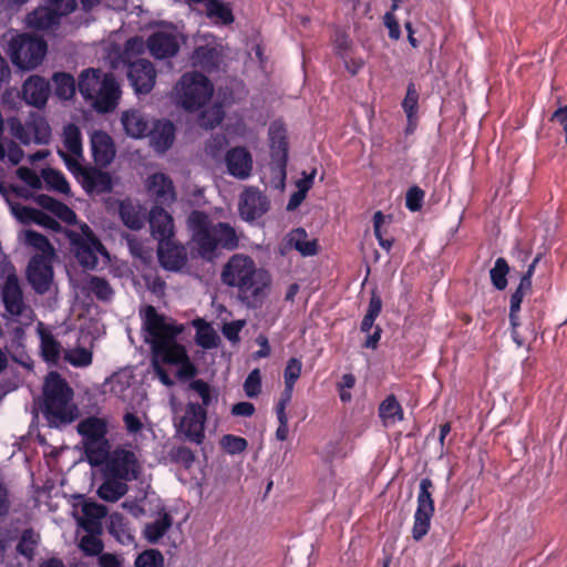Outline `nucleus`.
I'll list each match as a JSON object with an SVG mask.
<instances>
[{"label": "nucleus", "mask_w": 567, "mask_h": 567, "mask_svg": "<svg viewBox=\"0 0 567 567\" xmlns=\"http://www.w3.org/2000/svg\"><path fill=\"white\" fill-rule=\"evenodd\" d=\"M17 175L22 182H24L28 186H30L33 189H39L42 186L41 179L38 176V174L27 166L19 167L17 169Z\"/></svg>", "instance_id": "nucleus-64"}, {"label": "nucleus", "mask_w": 567, "mask_h": 567, "mask_svg": "<svg viewBox=\"0 0 567 567\" xmlns=\"http://www.w3.org/2000/svg\"><path fill=\"white\" fill-rule=\"evenodd\" d=\"M244 391L248 398H257L261 392V373L254 369L244 382Z\"/></svg>", "instance_id": "nucleus-59"}, {"label": "nucleus", "mask_w": 567, "mask_h": 567, "mask_svg": "<svg viewBox=\"0 0 567 567\" xmlns=\"http://www.w3.org/2000/svg\"><path fill=\"white\" fill-rule=\"evenodd\" d=\"M63 143L66 150L76 157L83 156L82 135L80 128L75 124H68L63 131Z\"/></svg>", "instance_id": "nucleus-43"}, {"label": "nucleus", "mask_w": 567, "mask_h": 567, "mask_svg": "<svg viewBox=\"0 0 567 567\" xmlns=\"http://www.w3.org/2000/svg\"><path fill=\"white\" fill-rule=\"evenodd\" d=\"M287 244L302 256H315L318 252L317 240H309L308 234L302 227L295 228L287 235Z\"/></svg>", "instance_id": "nucleus-34"}, {"label": "nucleus", "mask_w": 567, "mask_h": 567, "mask_svg": "<svg viewBox=\"0 0 567 567\" xmlns=\"http://www.w3.org/2000/svg\"><path fill=\"white\" fill-rule=\"evenodd\" d=\"M122 125L125 133L133 138L146 136L150 125L145 115L137 110H130L122 113Z\"/></svg>", "instance_id": "nucleus-30"}, {"label": "nucleus", "mask_w": 567, "mask_h": 567, "mask_svg": "<svg viewBox=\"0 0 567 567\" xmlns=\"http://www.w3.org/2000/svg\"><path fill=\"white\" fill-rule=\"evenodd\" d=\"M164 556L158 549H145L140 553L134 561L135 567H164Z\"/></svg>", "instance_id": "nucleus-51"}, {"label": "nucleus", "mask_w": 567, "mask_h": 567, "mask_svg": "<svg viewBox=\"0 0 567 567\" xmlns=\"http://www.w3.org/2000/svg\"><path fill=\"white\" fill-rule=\"evenodd\" d=\"M514 315L508 312L511 337L517 347H526L530 350L532 343L536 341L542 330L545 312L537 306V300H534L524 316L520 312Z\"/></svg>", "instance_id": "nucleus-9"}, {"label": "nucleus", "mask_w": 567, "mask_h": 567, "mask_svg": "<svg viewBox=\"0 0 567 567\" xmlns=\"http://www.w3.org/2000/svg\"><path fill=\"white\" fill-rule=\"evenodd\" d=\"M80 184L86 194H106L113 189V182L110 173L104 172L97 167L89 166L84 171Z\"/></svg>", "instance_id": "nucleus-26"}, {"label": "nucleus", "mask_w": 567, "mask_h": 567, "mask_svg": "<svg viewBox=\"0 0 567 567\" xmlns=\"http://www.w3.org/2000/svg\"><path fill=\"white\" fill-rule=\"evenodd\" d=\"M146 44L150 53L156 59L174 56L179 50L176 38L171 33L161 31L151 34Z\"/></svg>", "instance_id": "nucleus-27"}, {"label": "nucleus", "mask_w": 567, "mask_h": 567, "mask_svg": "<svg viewBox=\"0 0 567 567\" xmlns=\"http://www.w3.org/2000/svg\"><path fill=\"white\" fill-rule=\"evenodd\" d=\"M219 443L220 446L230 455L243 453L248 446L246 439L234 434H225L220 439Z\"/></svg>", "instance_id": "nucleus-56"}, {"label": "nucleus", "mask_w": 567, "mask_h": 567, "mask_svg": "<svg viewBox=\"0 0 567 567\" xmlns=\"http://www.w3.org/2000/svg\"><path fill=\"white\" fill-rule=\"evenodd\" d=\"M24 240L28 246L39 251L35 256H45L47 258L54 256V248L44 235L35 230H27Z\"/></svg>", "instance_id": "nucleus-42"}, {"label": "nucleus", "mask_w": 567, "mask_h": 567, "mask_svg": "<svg viewBox=\"0 0 567 567\" xmlns=\"http://www.w3.org/2000/svg\"><path fill=\"white\" fill-rule=\"evenodd\" d=\"M381 310H382V299L375 292H372L367 313L363 317L361 324H360L361 332H363V333L370 332V330L374 326L375 319L381 313Z\"/></svg>", "instance_id": "nucleus-46"}, {"label": "nucleus", "mask_w": 567, "mask_h": 567, "mask_svg": "<svg viewBox=\"0 0 567 567\" xmlns=\"http://www.w3.org/2000/svg\"><path fill=\"white\" fill-rule=\"evenodd\" d=\"M269 209L267 197L255 188L244 192L239 203V213L243 219L252 221L261 217Z\"/></svg>", "instance_id": "nucleus-20"}, {"label": "nucleus", "mask_w": 567, "mask_h": 567, "mask_svg": "<svg viewBox=\"0 0 567 567\" xmlns=\"http://www.w3.org/2000/svg\"><path fill=\"white\" fill-rule=\"evenodd\" d=\"M270 157L271 163L286 177V167L288 163V141L286 127L278 122L271 123L269 127Z\"/></svg>", "instance_id": "nucleus-15"}, {"label": "nucleus", "mask_w": 567, "mask_h": 567, "mask_svg": "<svg viewBox=\"0 0 567 567\" xmlns=\"http://www.w3.org/2000/svg\"><path fill=\"white\" fill-rule=\"evenodd\" d=\"M434 485L431 478L424 477L420 482V491L417 494V507L414 513V522L412 527V537L420 542L430 530L431 519L434 514V499L432 489Z\"/></svg>", "instance_id": "nucleus-12"}, {"label": "nucleus", "mask_w": 567, "mask_h": 567, "mask_svg": "<svg viewBox=\"0 0 567 567\" xmlns=\"http://www.w3.org/2000/svg\"><path fill=\"white\" fill-rule=\"evenodd\" d=\"M109 532L122 545L128 546L133 544L135 540V537L128 526L127 520L121 514H114L111 516Z\"/></svg>", "instance_id": "nucleus-38"}, {"label": "nucleus", "mask_w": 567, "mask_h": 567, "mask_svg": "<svg viewBox=\"0 0 567 567\" xmlns=\"http://www.w3.org/2000/svg\"><path fill=\"white\" fill-rule=\"evenodd\" d=\"M41 540L40 534L29 527L22 530L20 540L17 545V551L29 560L35 555V549Z\"/></svg>", "instance_id": "nucleus-40"}, {"label": "nucleus", "mask_w": 567, "mask_h": 567, "mask_svg": "<svg viewBox=\"0 0 567 567\" xmlns=\"http://www.w3.org/2000/svg\"><path fill=\"white\" fill-rule=\"evenodd\" d=\"M175 90L177 103L189 112L197 111L205 106L210 101L214 93V86L210 80L199 72L183 74Z\"/></svg>", "instance_id": "nucleus-7"}, {"label": "nucleus", "mask_w": 567, "mask_h": 567, "mask_svg": "<svg viewBox=\"0 0 567 567\" xmlns=\"http://www.w3.org/2000/svg\"><path fill=\"white\" fill-rule=\"evenodd\" d=\"M42 177L49 188H52L62 194L70 193V185L65 176L60 171L53 168H44L42 171Z\"/></svg>", "instance_id": "nucleus-49"}, {"label": "nucleus", "mask_w": 567, "mask_h": 567, "mask_svg": "<svg viewBox=\"0 0 567 567\" xmlns=\"http://www.w3.org/2000/svg\"><path fill=\"white\" fill-rule=\"evenodd\" d=\"M60 18L56 12L47 6L34 9L27 16L28 25L38 31H45L60 24Z\"/></svg>", "instance_id": "nucleus-31"}, {"label": "nucleus", "mask_w": 567, "mask_h": 567, "mask_svg": "<svg viewBox=\"0 0 567 567\" xmlns=\"http://www.w3.org/2000/svg\"><path fill=\"white\" fill-rule=\"evenodd\" d=\"M28 215L30 219L47 229L52 231H60L62 229L61 224L51 215L37 208H29Z\"/></svg>", "instance_id": "nucleus-54"}, {"label": "nucleus", "mask_w": 567, "mask_h": 567, "mask_svg": "<svg viewBox=\"0 0 567 567\" xmlns=\"http://www.w3.org/2000/svg\"><path fill=\"white\" fill-rule=\"evenodd\" d=\"M187 228L192 241L204 259L214 258L217 249L231 251L239 247V237L236 229L228 223L218 221L214 224L209 215L203 210L194 209L189 213Z\"/></svg>", "instance_id": "nucleus-3"}, {"label": "nucleus", "mask_w": 567, "mask_h": 567, "mask_svg": "<svg viewBox=\"0 0 567 567\" xmlns=\"http://www.w3.org/2000/svg\"><path fill=\"white\" fill-rule=\"evenodd\" d=\"M55 95L63 100H69L75 94L78 83L75 79L65 72H56L52 76Z\"/></svg>", "instance_id": "nucleus-39"}, {"label": "nucleus", "mask_w": 567, "mask_h": 567, "mask_svg": "<svg viewBox=\"0 0 567 567\" xmlns=\"http://www.w3.org/2000/svg\"><path fill=\"white\" fill-rule=\"evenodd\" d=\"M205 13L217 25H229L235 21L230 3L221 0H206Z\"/></svg>", "instance_id": "nucleus-32"}, {"label": "nucleus", "mask_w": 567, "mask_h": 567, "mask_svg": "<svg viewBox=\"0 0 567 567\" xmlns=\"http://www.w3.org/2000/svg\"><path fill=\"white\" fill-rule=\"evenodd\" d=\"M47 50L48 44L44 39L28 33L12 37L8 43V54L12 64L25 71L38 68L42 63Z\"/></svg>", "instance_id": "nucleus-8"}, {"label": "nucleus", "mask_w": 567, "mask_h": 567, "mask_svg": "<svg viewBox=\"0 0 567 567\" xmlns=\"http://www.w3.org/2000/svg\"><path fill=\"white\" fill-rule=\"evenodd\" d=\"M41 354L45 362L56 364L61 354V344L51 333L41 336Z\"/></svg>", "instance_id": "nucleus-45"}, {"label": "nucleus", "mask_w": 567, "mask_h": 567, "mask_svg": "<svg viewBox=\"0 0 567 567\" xmlns=\"http://www.w3.org/2000/svg\"><path fill=\"white\" fill-rule=\"evenodd\" d=\"M103 464H105V475L124 482L137 480L141 472L135 453L124 447H116L112 452L107 450Z\"/></svg>", "instance_id": "nucleus-11"}, {"label": "nucleus", "mask_w": 567, "mask_h": 567, "mask_svg": "<svg viewBox=\"0 0 567 567\" xmlns=\"http://www.w3.org/2000/svg\"><path fill=\"white\" fill-rule=\"evenodd\" d=\"M76 432L82 439L85 455L91 465H102L111 449L107 440L109 420L90 415L82 419L76 425Z\"/></svg>", "instance_id": "nucleus-6"}, {"label": "nucleus", "mask_w": 567, "mask_h": 567, "mask_svg": "<svg viewBox=\"0 0 567 567\" xmlns=\"http://www.w3.org/2000/svg\"><path fill=\"white\" fill-rule=\"evenodd\" d=\"M189 388L194 390L202 399V403H199L207 411V408L213 403V401H217V395L213 396L210 385L202 380L196 379L189 383Z\"/></svg>", "instance_id": "nucleus-58"}, {"label": "nucleus", "mask_w": 567, "mask_h": 567, "mask_svg": "<svg viewBox=\"0 0 567 567\" xmlns=\"http://www.w3.org/2000/svg\"><path fill=\"white\" fill-rule=\"evenodd\" d=\"M332 43L334 53L340 59H346L353 53V41L344 30L337 29L332 39Z\"/></svg>", "instance_id": "nucleus-50"}, {"label": "nucleus", "mask_w": 567, "mask_h": 567, "mask_svg": "<svg viewBox=\"0 0 567 567\" xmlns=\"http://www.w3.org/2000/svg\"><path fill=\"white\" fill-rule=\"evenodd\" d=\"M425 193L419 186H412L405 195V207L411 212H419L422 208Z\"/></svg>", "instance_id": "nucleus-62"}, {"label": "nucleus", "mask_w": 567, "mask_h": 567, "mask_svg": "<svg viewBox=\"0 0 567 567\" xmlns=\"http://www.w3.org/2000/svg\"><path fill=\"white\" fill-rule=\"evenodd\" d=\"M173 525L172 516L164 512L154 522L146 524L144 536L151 544H156Z\"/></svg>", "instance_id": "nucleus-37"}, {"label": "nucleus", "mask_w": 567, "mask_h": 567, "mask_svg": "<svg viewBox=\"0 0 567 567\" xmlns=\"http://www.w3.org/2000/svg\"><path fill=\"white\" fill-rule=\"evenodd\" d=\"M228 173L239 179L250 176L252 168L251 154L241 146L230 148L225 157Z\"/></svg>", "instance_id": "nucleus-25"}, {"label": "nucleus", "mask_w": 567, "mask_h": 567, "mask_svg": "<svg viewBox=\"0 0 567 567\" xmlns=\"http://www.w3.org/2000/svg\"><path fill=\"white\" fill-rule=\"evenodd\" d=\"M59 156L63 159L66 168L74 175V177L80 182L82 178L84 171L87 169V167L82 166L76 158L69 155L66 152L62 150H58Z\"/></svg>", "instance_id": "nucleus-63"}, {"label": "nucleus", "mask_w": 567, "mask_h": 567, "mask_svg": "<svg viewBox=\"0 0 567 567\" xmlns=\"http://www.w3.org/2000/svg\"><path fill=\"white\" fill-rule=\"evenodd\" d=\"M157 256L159 265L168 271H179L187 262L185 247L172 239L158 243Z\"/></svg>", "instance_id": "nucleus-18"}, {"label": "nucleus", "mask_w": 567, "mask_h": 567, "mask_svg": "<svg viewBox=\"0 0 567 567\" xmlns=\"http://www.w3.org/2000/svg\"><path fill=\"white\" fill-rule=\"evenodd\" d=\"M146 190L154 206H171L176 200V190L172 178L164 173H154L146 179Z\"/></svg>", "instance_id": "nucleus-14"}, {"label": "nucleus", "mask_w": 567, "mask_h": 567, "mask_svg": "<svg viewBox=\"0 0 567 567\" xmlns=\"http://www.w3.org/2000/svg\"><path fill=\"white\" fill-rule=\"evenodd\" d=\"M207 411L198 402H187L184 414L174 419V425L179 434L192 443L200 445L205 440Z\"/></svg>", "instance_id": "nucleus-10"}, {"label": "nucleus", "mask_w": 567, "mask_h": 567, "mask_svg": "<svg viewBox=\"0 0 567 567\" xmlns=\"http://www.w3.org/2000/svg\"><path fill=\"white\" fill-rule=\"evenodd\" d=\"M51 259L45 256H33L28 265V280L37 293L49 291L53 278Z\"/></svg>", "instance_id": "nucleus-16"}, {"label": "nucleus", "mask_w": 567, "mask_h": 567, "mask_svg": "<svg viewBox=\"0 0 567 567\" xmlns=\"http://www.w3.org/2000/svg\"><path fill=\"white\" fill-rule=\"evenodd\" d=\"M1 293L6 310L11 316H22L23 311L25 310V303L17 275H8Z\"/></svg>", "instance_id": "nucleus-22"}, {"label": "nucleus", "mask_w": 567, "mask_h": 567, "mask_svg": "<svg viewBox=\"0 0 567 567\" xmlns=\"http://www.w3.org/2000/svg\"><path fill=\"white\" fill-rule=\"evenodd\" d=\"M78 90L97 113L113 112L121 99V86L112 72L89 68L78 79Z\"/></svg>", "instance_id": "nucleus-4"}, {"label": "nucleus", "mask_w": 567, "mask_h": 567, "mask_svg": "<svg viewBox=\"0 0 567 567\" xmlns=\"http://www.w3.org/2000/svg\"><path fill=\"white\" fill-rule=\"evenodd\" d=\"M169 457L172 462L181 464L185 468H189L195 461L194 452L185 445L172 447L169 451Z\"/></svg>", "instance_id": "nucleus-57"}, {"label": "nucleus", "mask_w": 567, "mask_h": 567, "mask_svg": "<svg viewBox=\"0 0 567 567\" xmlns=\"http://www.w3.org/2000/svg\"><path fill=\"white\" fill-rule=\"evenodd\" d=\"M220 52L216 47L199 45L194 50L193 63L206 71H213L219 65Z\"/></svg>", "instance_id": "nucleus-35"}, {"label": "nucleus", "mask_w": 567, "mask_h": 567, "mask_svg": "<svg viewBox=\"0 0 567 567\" xmlns=\"http://www.w3.org/2000/svg\"><path fill=\"white\" fill-rule=\"evenodd\" d=\"M93 161L100 167L109 166L115 157V146L112 137L104 131H94L91 135Z\"/></svg>", "instance_id": "nucleus-23"}, {"label": "nucleus", "mask_w": 567, "mask_h": 567, "mask_svg": "<svg viewBox=\"0 0 567 567\" xmlns=\"http://www.w3.org/2000/svg\"><path fill=\"white\" fill-rule=\"evenodd\" d=\"M51 92L50 83L43 76L31 75L22 84V100L34 107H44Z\"/></svg>", "instance_id": "nucleus-17"}, {"label": "nucleus", "mask_w": 567, "mask_h": 567, "mask_svg": "<svg viewBox=\"0 0 567 567\" xmlns=\"http://www.w3.org/2000/svg\"><path fill=\"white\" fill-rule=\"evenodd\" d=\"M82 516L78 518L79 526L86 533L102 532V519L106 516V507L95 502L83 501Z\"/></svg>", "instance_id": "nucleus-28"}, {"label": "nucleus", "mask_w": 567, "mask_h": 567, "mask_svg": "<svg viewBox=\"0 0 567 567\" xmlns=\"http://www.w3.org/2000/svg\"><path fill=\"white\" fill-rule=\"evenodd\" d=\"M402 109L406 115L408 122L416 123V114L419 109V92L413 82L406 87V94L402 101Z\"/></svg>", "instance_id": "nucleus-47"}, {"label": "nucleus", "mask_w": 567, "mask_h": 567, "mask_svg": "<svg viewBox=\"0 0 567 567\" xmlns=\"http://www.w3.org/2000/svg\"><path fill=\"white\" fill-rule=\"evenodd\" d=\"M221 281L227 287L236 288L239 300L248 308H259L270 286L267 271L258 269L254 259L244 254L233 255L224 265Z\"/></svg>", "instance_id": "nucleus-1"}, {"label": "nucleus", "mask_w": 567, "mask_h": 567, "mask_svg": "<svg viewBox=\"0 0 567 567\" xmlns=\"http://www.w3.org/2000/svg\"><path fill=\"white\" fill-rule=\"evenodd\" d=\"M143 329L151 346L152 361L162 364L177 365L187 359L186 348L176 341L182 327L167 322L164 315L157 312L154 306H147L144 311Z\"/></svg>", "instance_id": "nucleus-2"}, {"label": "nucleus", "mask_w": 567, "mask_h": 567, "mask_svg": "<svg viewBox=\"0 0 567 567\" xmlns=\"http://www.w3.org/2000/svg\"><path fill=\"white\" fill-rule=\"evenodd\" d=\"M102 532L86 533L81 539L79 547L86 556H100L103 551L104 544L100 538Z\"/></svg>", "instance_id": "nucleus-48"}, {"label": "nucleus", "mask_w": 567, "mask_h": 567, "mask_svg": "<svg viewBox=\"0 0 567 567\" xmlns=\"http://www.w3.org/2000/svg\"><path fill=\"white\" fill-rule=\"evenodd\" d=\"M73 244L75 246V257L81 266L94 269L99 262L96 254L105 251L102 243L90 230L84 238L74 239Z\"/></svg>", "instance_id": "nucleus-19"}, {"label": "nucleus", "mask_w": 567, "mask_h": 567, "mask_svg": "<svg viewBox=\"0 0 567 567\" xmlns=\"http://www.w3.org/2000/svg\"><path fill=\"white\" fill-rule=\"evenodd\" d=\"M27 127L34 136V142L40 145L48 144L51 138V127L48 121L41 116H31L27 122Z\"/></svg>", "instance_id": "nucleus-41"}, {"label": "nucleus", "mask_w": 567, "mask_h": 567, "mask_svg": "<svg viewBox=\"0 0 567 567\" xmlns=\"http://www.w3.org/2000/svg\"><path fill=\"white\" fill-rule=\"evenodd\" d=\"M73 389L56 371H51L43 385L44 416L50 425L72 423L79 416V408L72 403Z\"/></svg>", "instance_id": "nucleus-5"}, {"label": "nucleus", "mask_w": 567, "mask_h": 567, "mask_svg": "<svg viewBox=\"0 0 567 567\" xmlns=\"http://www.w3.org/2000/svg\"><path fill=\"white\" fill-rule=\"evenodd\" d=\"M126 482L105 475V481L97 489V495L106 502H116L127 493Z\"/></svg>", "instance_id": "nucleus-36"}, {"label": "nucleus", "mask_w": 567, "mask_h": 567, "mask_svg": "<svg viewBox=\"0 0 567 567\" xmlns=\"http://www.w3.org/2000/svg\"><path fill=\"white\" fill-rule=\"evenodd\" d=\"M126 64L127 80L136 94H148L156 83V69L147 59L132 56H122Z\"/></svg>", "instance_id": "nucleus-13"}, {"label": "nucleus", "mask_w": 567, "mask_h": 567, "mask_svg": "<svg viewBox=\"0 0 567 567\" xmlns=\"http://www.w3.org/2000/svg\"><path fill=\"white\" fill-rule=\"evenodd\" d=\"M87 287L99 300L107 301L113 296V289L105 278L92 276Z\"/></svg>", "instance_id": "nucleus-53"}, {"label": "nucleus", "mask_w": 567, "mask_h": 567, "mask_svg": "<svg viewBox=\"0 0 567 567\" xmlns=\"http://www.w3.org/2000/svg\"><path fill=\"white\" fill-rule=\"evenodd\" d=\"M302 362L298 358H290L284 370L285 384L296 385V382L301 375Z\"/></svg>", "instance_id": "nucleus-60"}, {"label": "nucleus", "mask_w": 567, "mask_h": 567, "mask_svg": "<svg viewBox=\"0 0 567 567\" xmlns=\"http://www.w3.org/2000/svg\"><path fill=\"white\" fill-rule=\"evenodd\" d=\"M146 136L155 152L165 153L175 141V126L168 120H157L148 128Z\"/></svg>", "instance_id": "nucleus-24"}, {"label": "nucleus", "mask_w": 567, "mask_h": 567, "mask_svg": "<svg viewBox=\"0 0 567 567\" xmlns=\"http://www.w3.org/2000/svg\"><path fill=\"white\" fill-rule=\"evenodd\" d=\"M118 214L123 224L132 230H140L145 224V209L130 198L120 202Z\"/></svg>", "instance_id": "nucleus-29"}, {"label": "nucleus", "mask_w": 567, "mask_h": 567, "mask_svg": "<svg viewBox=\"0 0 567 567\" xmlns=\"http://www.w3.org/2000/svg\"><path fill=\"white\" fill-rule=\"evenodd\" d=\"M379 417L384 426L404 420V411L394 394L388 395L379 405Z\"/></svg>", "instance_id": "nucleus-33"}, {"label": "nucleus", "mask_w": 567, "mask_h": 567, "mask_svg": "<svg viewBox=\"0 0 567 567\" xmlns=\"http://www.w3.org/2000/svg\"><path fill=\"white\" fill-rule=\"evenodd\" d=\"M384 215L382 212L378 210L373 215V233L375 238L379 241V245L386 250L388 252L391 250L394 239L393 238H384L381 233V226L384 223Z\"/></svg>", "instance_id": "nucleus-61"}, {"label": "nucleus", "mask_w": 567, "mask_h": 567, "mask_svg": "<svg viewBox=\"0 0 567 567\" xmlns=\"http://www.w3.org/2000/svg\"><path fill=\"white\" fill-rule=\"evenodd\" d=\"M148 223L152 236L158 243L174 237V219L163 206H153L151 208Z\"/></svg>", "instance_id": "nucleus-21"}, {"label": "nucleus", "mask_w": 567, "mask_h": 567, "mask_svg": "<svg viewBox=\"0 0 567 567\" xmlns=\"http://www.w3.org/2000/svg\"><path fill=\"white\" fill-rule=\"evenodd\" d=\"M532 291L533 284L519 279L518 286L509 298V312H512V316H515V312H520L524 298L530 295Z\"/></svg>", "instance_id": "nucleus-52"}, {"label": "nucleus", "mask_w": 567, "mask_h": 567, "mask_svg": "<svg viewBox=\"0 0 567 567\" xmlns=\"http://www.w3.org/2000/svg\"><path fill=\"white\" fill-rule=\"evenodd\" d=\"M224 120V110L220 105H214L204 110L198 118L199 125L205 128H214Z\"/></svg>", "instance_id": "nucleus-55"}, {"label": "nucleus", "mask_w": 567, "mask_h": 567, "mask_svg": "<svg viewBox=\"0 0 567 567\" xmlns=\"http://www.w3.org/2000/svg\"><path fill=\"white\" fill-rule=\"evenodd\" d=\"M509 272V266L505 258L498 257L494 267L489 270V278L493 287L499 291L507 287V276Z\"/></svg>", "instance_id": "nucleus-44"}]
</instances>
